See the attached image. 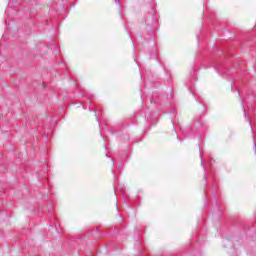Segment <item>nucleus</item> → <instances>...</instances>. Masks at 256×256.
Instances as JSON below:
<instances>
[{"instance_id": "2", "label": "nucleus", "mask_w": 256, "mask_h": 256, "mask_svg": "<svg viewBox=\"0 0 256 256\" xmlns=\"http://www.w3.org/2000/svg\"><path fill=\"white\" fill-rule=\"evenodd\" d=\"M244 117H245L246 121H248L250 127H253V126L251 125V119H250L249 117H247V112H246L245 110H244Z\"/></svg>"}, {"instance_id": "3", "label": "nucleus", "mask_w": 256, "mask_h": 256, "mask_svg": "<svg viewBox=\"0 0 256 256\" xmlns=\"http://www.w3.org/2000/svg\"><path fill=\"white\" fill-rule=\"evenodd\" d=\"M115 3L119 6V5H121V1H119V0H115Z\"/></svg>"}, {"instance_id": "9", "label": "nucleus", "mask_w": 256, "mask_h": 256, "mask_svg": "<svg viewBox=\"0 0 256 256\" xmlns=\"http://www.w3.org/2000/svg\"><path fill=\"white\" fill-rule=\"evenodd\" d=\"M180 142H182L183 140L182 139H179Z\"/></svg>"}, {"instance_id": "10", "label": "nucleus", "mask_w": 256, "mask_h": 256, "mask_svg": "<svg viewBox=\"0 0 256 256\" xmlns=\"http://www.w3.org/2000/svg\"><path fill=\"white\" fill-rule=\"evenodd\" d=\"M201 165H203V161L201 162Z\"/></svg>"}, {"instance_id": "7", "label": "nucleus", "mask_w": 256, "mask_h": 256, "mask_svg": "<svg viewBox=\"0 0 256 256\" xmlns=\"http://www.w3.org/2000/svg\"><path fill=\"white\" fill-rule=\"evenodd\" d=\"M204 167V171H207V168H205V166H203Z\"/></svg>"}, {"instance_id": "5", "label": "nucleus", "mask_w": 256, "mask_h": 256, "mask_svg": "<svg viewBox=\"0 0 256 256\" xmlns=\"http://www.w3.org/2000/svg\"><path fill=\"white\" fill-rule=\"evenodd\" d=\"M242 109H245V104L242 103Z\"/></svg>"}, {"instance_id": "6", "label": "nucleus", "mask_w": 256, "mask_h": 256, "mask_svg": "<svg viewBox=\"0 0 256 256\" xmlns=\"http://www.w3.org/2000/svg\"><path fill=\"white\" fill-rule=\"evenodd\" d=\"M200 159L203 160V155H200Z\"/></svg>"}, {"instance_id": "8", "label": "nucleus", "mask_w": 256, "mask_h": 256, "mask_svg": "<svg viewBox=\"0 0 256 256\" xmlns=\"http://www.w3.org/2000/svg\"><path fill=\"white\" fill-rule=\"evenodd\" d=\"M254 149H256V144L254 143Z\"/></svg>"}, {"instance_id": "4", "label": "nucleus", "mask_w": 256, "mask_h": 256, "mask_svg": "<svg viewBox=\"0 0 256 256\" xmlns=\"http://www.w3.org/2000/svg\"><path fill=\"white\" fill-rule=\"evenodd\" d=\"M112 165H115V159L112 158Z\"/></svg>"}, {"instance_id": "1", "label": "nucleus", "mask_w": 256, "mask_h": 256, "mask_svg": "<svg viewBox=\"0 0 256 256\" xmlns=\"http://www.w3.org/2000/svg\"><path fill=\"white\" fill-rule=\"evenodd\" d=\"M156 15H157V12H155V9L150 7L144 18V22L146 24V27H148V30L150 31V35H153L155 31V28H153V25L157 23Z\"/></svg>"}]
</instances>
